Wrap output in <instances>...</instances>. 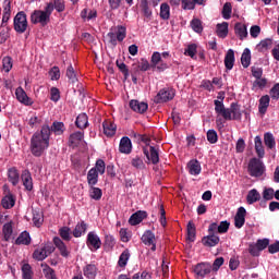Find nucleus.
<instances>
[{"label":"nucleus","instance_id":"58836bf2","mask_svg":"<svg viewBox=\"0 0 279 279\" xmlns=\"http://www.w3.org/2000/svg\"><path fill=\"white\" fill-rule=\"evenodd\" d=\"M264 144L269 149L276 148L277 143L274 133H264Z\"/></svg>","mask_w":279,"mask_h":279},{"label":"nucleus","instance_id":"6ab92c4d","mask_svg":"<svg viewBox=\"0 0 279 279\" xmlns=\"http://www.w3.org/2000/svg\"><path fill=\"white\" fill-rule=\"evenodd\" d=\"M207 0H182V9L185 11L195 10L196 5L205 7Z\"/></svg>","mask_w":279,"mask_h":279},{"label":"nucleus","instance_id":"c756f323","mask_svg":"<svg viewBox=\"0 0 279 279\" xmlns=\"http://www.w3.org/2000/svg\"><path fill=\"white\" fill-rule=\"evenodd\" d=\"M187 169L190 170V174L197 177L202 173V166L198 160H190L187 163Z\"/></svg>","mask_w":279,"mask_h":279},{"label":"nucleus","instance_id":"1a4fd4ad","mask_svg":"<svg viewBox=\"0 0 279 279\" xmlns=\"http://www.w3.org/2000/svg\"><path fill=\"white\" fill-rule=\"evenodd\" d=\"M86 245L92 252H97L101 247V240L95 232L90 231L87 234Z\"/></svg>","mask_w":279,"mask_h":279},{"label":"nucleus","instance_id":"a878e982","mask_svg":"<svg viewBox=\"0 0 279 279\" xmlns=\"http://www.w3.org/2000/svg\"><path fill=\"white\" fill-rule=\"evenodd\" d=\"M270 106V96L264 95L258 100V112L260 114H266L268 108Z\"/></svg>","mask_w":279,"mask_h":279},{"label":"nucleus","instance_id":"e433bc0d","mask_svg":"<svg viewBox=\"0 0 279 279\" xmlns=\"http://www.w3.org/2000/svg\"><path fill=\"white\" fill-rule=\"evenodd\" d=\"M262 199L260 193L256 189H251L248 191L246 201L248 205H253Z\"/></svg>","mask_w":279,"mask_h":279},{"label":"nucleus","instance_id":"cd10ccee","mask_svg":"<svg viewBox=\"0 0 279 279\" xmlns=\"http://www.w3.org/2000/svg\"><path fill=\"white\" fill-rule=\"evenodd\" d=\"M132 142L129 137H122V140H120V153L129 155L132 153Z\"/></svg>","mask_w":279,"mask_h":279},{"label":"nucleus","instance_id":"bf43d9fd","mask_svg":"<svg viewBox=\"0 0 279 279\" xmlns=\"http://www.w3.org/2000/svg\"><path fill=\"white\" fill-rule=\"evenodd\" d=\"M206 137L210 144H216L219 141L218 133L215 131V129H209V131L206 133Z\"/></svg>","mask_w":279,"mask_h":279},{"label":"nucleus","instance_id":"338daca9","mask_svg":"<svg viewBox=\"0 0 279 279\" xmlns=\"http://www.w3.org/2000/svg\"><path fill=\"white\" fill-rule=\"evenodd\" d=\"M232 7L231 3L227 2L222 8V17L229 20L231 17Z\"/></svg>","mask_w":279,"mask_h":279},{"label":"nucleus","instance_id":"7c9ffc66","mask_svg":"<svg viewBox=\"0 0 279 279\" xmlns=\"http://www.w3.org/2000/svg\"><path fill=\"white\" fill-rule=\"evenodd\" d=\"M234 32H235L236 36L240 38L241 41H243L248 36L246 25H244L242 23H236L235 24Z\"/></svg>","mask_w":279,"mask_h":279},{"label":"nucleus","instance_id":"6e6552de","mask_svg":"<svg viewBox=\"0 0 279 279\" xmlns=\"http://www.w3.org/2000/svg\"><path fill=\"white\" fill-rule=\"evenodd\" d=\"M151 69H156L158 72L166 71L169 65L161 59V53L159 51H154L150 58Z\"/></svg>","mask_w":279,"mask_h":279},{"label":"nucleus","instance_id":"ddd939ff","mask_svg":"<svg viewBox=\"0 0 279 279\" xmlns=\"http://www.w3.org/2000/svg\"><path fill=\"white\" fill-rule=\"evenodd\" d=\"M215 106V112L218 116H221L226 121H231V116L228 111V108H226V105H223V101H219V99L214 100Z\"/></svg>","mask_w":279,"mask_h":279},{"label":"nucleus","instance_id":"69168bd1","mask_svg":"<svg viewBox=\"0 0 279 279\" xmlns=\"http://www.w3.org/2000/svg\"><path fill=\"white\" fill-rule=\"evenodd\" d=\"M116 245V239L113 238V235H106L105 238V247L108 251H112V248Z\"/></svg>","mask_w":279,"mask_h":279},{"label":"nucleus","instance_id":"72a5a7b5","mask_svg":"<svg viewBox=\"0 0 279 279\" xmlns=\"http://www.w3.org/2000/svg\"><path fill=\"white\" fill-rule=\"evenodd\" d=\"M235 62V58H234V51L233 49H229L226 53L225 57V66L228 71H231L233 69Z\"/></svg>","mask_w":279,"mask_h":279},{"label":"nucleus","instance_id":"f03ea898","mask_svg":"<svg viewBox=\"0 0 279 279\" xmlns=\"http://www.w3.org/2000/svg\"><path fill=\"white\" fill-rule=\"evenodd\" d=\"M53 12V4L47 3L45 10H35L31 14V23L36 25L40 24L43 27L50 23V17Z\"/></svg>","mask_w":279,"mask_h":279},{"label":"nucleus","instance_id":"39448f33","mask_svg":"<svg viewBox=\"0 0 279 279\" xmlns=\"http://www.w3.org/2000/svg\"><path fill=\"white\" fill-rule=\"evenodd\" d=\"M175 96V89L171 87H165L158 92L154 97V102L156 105L167 104V101H172Z\"/></svg>","mask_w":279,"mask_h":279},{"label":"nucleus","instance_id":"2f4dec72","mask_svg":"<svg viewBox=\"0 0 279 279\" xmlns=\"http://www.w3.org/2000/svg\"><path fill=\"white\" fill-rule=\"evenodd\" d=\"M15 204L16 201L12 193L7 194V196H3V198L1 199V206L4 209H11L15 206Z\"/></svg>","mask_w":279,"mask_h":279},{"label":"nucleus","instance_id":"603ef678","mask_svg":"<svg viewBox=\"0 0 279 279\" xmlns=\"http://www.w3.org/2000/svg\"><path fill=\"white\" fill-rule=\"evenodd\" d=\"M190 24L193 32H195L196 34H202V32H204L203 23L199 19L192 20Z\"/></svg>","mask_w":279,"mask_h":279},{"label":"nucleus","instance_id":"f8f14e48","mask_svg":"<svg viewBox=\"0 0 279 279\" xmlns=\"http://www.w3.org/2000/svg\"><path fill=\"white\" fill-rule=\"evenodd\" d=\"M230 227V222L225 220L221 221L219 225L217 222H213L208 226V232H216L218 234H226Z\"/></svg>","mask_w":279,"mask_h":279},{"label":"nucleus","instance_id":"0e129e2a","mask_svg":"<svg viewBox=\"0 0 279 279\" xmlns=\"http://www.w3.org/2000/svg\"><path fill=\"white\" fill-rule=\"evenodd\" d=\"M41 267H45L43 271L47 279H57L56 271L48 264H45V266L41 264Z\"/></svg>","mask_w":279,"mask_h":279},{"label":"nucleus","instance_id":"79ce46f5","mask_svg":"<svg viewBox=\"0 0 279 279\" xmlns=\"http://www.w3.org/2000/svg\"><path fill=\"white\" fill-rule=\"evenodd\" d=\"M255 153H257L258 158L265 157V148L260 136L255 137Z\"/></svg>","mask_w":279,"mask_h":279},{"label":"nucleus","instance_id":"b1692460","mask_svg":"<svg viewBox=\"0 0 279 279\" xmlns=\"http://www.w3.org/2000/svg\"><path fill=\"white\" fill-rule=\"evenodd\" d=\"M229 114L231 117V121L235 120V121H240L242 118V113H241V108L238 105V102H232L230 105V108H228Z\"/></svg>","mask_w":279,"mask_h":279},{"label":"nucleus","instance_id":"5701e85b","mask_svg":"<svg viewBox=\"0 0 279 279\" xmlns=\"http://www.w3.org/2000/svg\"><path fill=\"white\" fill-rule=\"evenodd\" d=\"M21 180H22L23 186L25 187L26 191H28V192L33 191V178L28 170H24L22 172Z\"/></svg>","mask_w":279,"mask_h":279},{"label":"nucleus","instance_id":"20e7f679","mask_svg":"<svg viewBox=\"0 0 279 279\" xmlns=\"http://www.w3.org/2000/svg\"><path fill=\"white\" fill-rule=\"evenodd\" d=\"M27 26H28L27 14H25V12L23 11L16 13V15L13 19L14 31L17 34H25L27 32Z\"/></svg>","mask_w":279,"mask_h":279},{"label":"nucleus","instance_id":"774afa93","mask_svg":"<svg viewBox=\"0 0 279 279\" xmlns=\"http://www.w3.org/2000/svg\"><path fill=\"white\" fill-rule=\"evenodd\" d=\"M33 222L36 227H40L44 222V217L40 213L35 211L33 214Z\"/></svg>","mask_w":279,"mask_h":279},{"label":"nucleus","instance_id":"680f3d73","mask_svg":"<svg viewBox=\"0 0 279 279\" xmlns=\"http://www.w3.org/2000/svg\"><path fill=\"white\" fill-rule=\"evenodd\" d=\"M160 17L165 21L170 19V7L167 3L160 5Z\"/></svg>","mask_w":279,"mask_h":279},{"label":"nucleus","instance_id":"864d4df0","mask_svg":"<svg viewBox=\"0 0 279 279\" xmlns=\"http://www.w3.org/2000/svg\"><path fill=\"white\" fill-rule=\"evenodd\" d=\"M33 257L38 262H43L48 257V254L46 253L45 248L41 247L34 251Z\"/></svg>","mask_w":279,"mask_h":279},{"label":"nucleus","instance_id":"de8ad7c7","mask_svg":"<svg viewBox=\"0 0 279 279\" xmlns=\"http://www.w3.org/2000/svg\"><path fill=\"white\" fill-rule=\"evenodd\" d=\"M251 59H252L251 50H250V48H245L244 52L242 53V57H241V63H242L243 68L247 69L250 66Z\"/></svg>","mask_w":279,"mask_h":279},{"label":"nucleus","instance_id":"052dcab7","mask_svg":"<svg viewBox=\"0 0 279 279\" xmlns=\"http://www.w3.org/2000/svg\"><path fill=\"white\" fill-rule=\"evenodd\" d=\"M131 166H133L136 170L145 169L144 160L138 156H135L134 158L131 159Z\"/></svg>","mask_w":279,"mask_h":279},{"label":"nucleus","instance_id":"393cba45","mask_svg":"<svg viewBox=\"0 0 279 279\" xmlns=\"http://www.w3.org/2000/svg\"><path fill=\"white\" fill-rule=\"evenodd\" d=\"M102 128H104V134L106 136L112 137L113 135H116L117 125L112 121L105 120L102 123Z\"/></svg>","mask_w":279,"mask_h":279},{"label":"nucleus","instance_id":"f257e3e1","mask_svg":"<svg viewBox=\"0 0 279 279\" xmlns=\"http://www.w3.org/2000/svg\"><path fill=\"white\" fill-rule=\"evenodd\" d=\"M51 130L49 124H44L41 131H36L31 138V151L35 157H40L50 145Z\"/></svg>","mask_w":279,"mask_h":279},{"label":"nucleus","instance_id":"13d9d810","mask_svg":"<svg viewBox=\"0 0 279 279\" xmlns=\"http://www.w3.org/2000/svg\"><path fill=\"white\" fill-rule=\"evenodd\" d=\"M92 169L95 170L97 174L104 175L106 172V163L102 159H98L95 167H93Z\"/></svg>","mask_w":279,"mask_h":279},{"label":"nucleus","instance_id":"4c0bfd02","mask_svg":"<svg viewBox=\"0 0 279 279\" xmlns=\"http://www.w3.org/2000/svg\"><path fill=\"white\" fill-rule=\"evenodd\" d=\"M31 244V236L27 231H23L17 239L15 240V245H25L28 246Z\"/></svg>","mask_w":279,"mask_h":279},{"label":"nucleus","instance_id":"9d476101","mask_svg":"<svg viewBox=\"0 0 279 279\" xmlns=\"http://www.w3.org/2000/svg\"><path fill=\"white\" fill-rule=\"evenodd\" d=\"M220 241L219 235L215 231H208V235L202 238V244L205 247H216Z\"/></svg>","mask_w":279,"mask_h":279},{"label":"nucleus","instance_id":"a211bd4d","mask_svg":"<svg viewBox=\"0 0 279 279\" xmlns=\"http://www.w3.org/2000/svg\"><path fill=\"white\" fill-rule=\"evenodd\" d=\"M143 153L146 156L147 160L151 162V165H158L159 162V154L156 147L150 146L149 150L147 148H143Z\"/></svg>","mask_w":279,"mask_h":279},{"label":"nucleus","instance_id":"dca6fc26","mask_svg":"<svg viewBox=\"0 0 279 279\" xmlns=\"http://www.w3.org/2000/svg\"><path fill=\"white\" fill-rule=\"evenodd\" d=\"M11 0L3 1V14L1 21V27H5L12 15Z\"/></svg>","mask_w":279,"mask_h":279},{"label":"nucleus","instance_id":"4d7b16f0","mask_svg":"<svg viewBox=\"0 0 279 279\" xmlns=\"http://www.w3.org/2000/svg\"><path fill=\"white\" fill-rule=\"evenodd\" d=\"M48 4H52V11L57 10L59 13L65 11V3L63 0H52Z\"/></svg>","mask_w":279,"mask_h":279},{"label":"nucleus","instance_id":"2eb2a0df","mask_svg":"<svg viewBox=\"0 0 279 279\" xmlns=\"http://www.w3.org/2000/svg\"><path fill=\"white\" fill-rule=\"evenodd\" d=\"M15 97L17 99V101H20V104L29 107L33 105L32 99L27 96V93H25V89H23V87H17L15 89Z\"/></svg>","mask_w":279,"mask_h":279},{"label":"nucleus","instance_id":"c03bdc74","mask_svg":"<svg viewBox=\"0 0 279 279\" xmlns=\"http://www.w3.org/2000/svg\"><path fill=\"white\" fill-rule=\"evenodd\" d=\"M196 240V226L193 221L187 222V241L194 243Z\"/></svg>","mask_w":279,"mask_h":279},{"label":"nucleus","instance_id":"49530a36","mask_svg":"<svg viewBox=\"0 0 279 279\" xmlns=\"http://www.w3.org/2000/svg\"><path fill=\"white\" fill-rule=\"evenodd\" d=\"M87 183L89 186H95L98 183V172L96 169H90L87 172Z\"/></svg>","mask_w":279,"mask_h":279},{"label":"nucleus","instance_id":"09e8293b","mask_svg":"<svg viewBox=\"0 0 279 279\" xmlns=\"http://www.w3.org/2000/svg\"><path fill=\"white\" fill-rule=\"evenodd\" d=\"M140 8H141V11L143 12L144 16H146L147 19L151 17L153 11L149 8L148 0H141Z\"/></svg>","mask_w":279,"mask_h":279},{"label":"nucleus","instance_id":"f3484780","mask_svg":"<svg viewBox=\"0 0 279 279\" xmlns=\"http://www.w3.org/2000/svg\"><path fill=\"white\" fill-rule=\"evenodd\" d=\"M52 243H54V246H57V250H59V253L63 258L70 257L71 252L68 250L66 244L59 236H54Z\"/></svg>","mask_w":279,"mask_h":279},{"label":"nucleus","instance_id":"c85d7f7f","mask_svg":"<svg viewBox=\"0 0 279 279\" xmlns=\"http://www.w3.org/2000/svg\"><path fill=\"white\" fill-rule=\"evenodd\" d=\"M141 241L145 246H151V244L156 242V234H154L151 230H146L142 234Z\"/></svg>","mask_w":279,"mask_h":279},{"label":"nucleus","instance_id":"423d86ee","mask_svg":"<svg viewBox=\"0 0 279 279\" xmlns=\"http://www.w3.org/2000/svg\"><path fill=\"white\" fill-rule=\"evenodd\" d=\"M248 171L252 178H260L265 173V165L260 159L253 158L248 163Z\"/></svg>","mask_w":279,"mask_h":279},{"label":"nucleus","instance_id":"a18cd8bd","mask_svg":"<svg viewBox=\"0 0 279 279\" xmlns=\"http://www.w3.org/2000/svg\"><path fill=\"white\" fill-rule=\"evenodd\" d=\"M59 236L62 239V241L70 242L72 240L71 228H69V227H61L59 229Z\"/></svg>","mask_w":279,"mask_h":279},{"label":"nucleus","instance_id":"6e6d98bb","mask_svg":"<svg viewBox=\"0 0 279 279\" xmlns=\"http://www.w3.org/2000/svg\"><path fill=\"white\" fill-rule=\"evenodd\" d=\"M65 75L66 77L69 78V81L74 84L78 81L77 76H76V73H75V70L73 68L72 64H70L66 69V72H65Z\"/></svg>","mask_w":279,"mask_h":279},{"label":"nucleus","instance_id":"bb28decb","mask_svg":"<svg viewBox=\"0 0 279 279\" xmlns=\"http://www.w3.org/2000/svg\"><path fill=\"white\" fill-rule=\"evenodd\" d=\"M88 229V225L85 221L78 222L72 231V234L75 239H80L83 234H86V230Z\"/></svg>","mask_w":279,"mask_h":279},{"label":"nucleus","instance_id":"a19ab883","mask_svg":"<svg viewBox=\"0 0 279 279\" xmlns=\"http://www.w3.org/2000/svg\"><path fill=\"white\" fill-rule=\"evenodd\" d=\"M130 257H131V253L129 248H125L124 251H122V254H120L119 262H118V265L120 266V268L126 267L128 262L130 260Z\"/></svg>","mask_w":279,"mask_h":279},{"label":"nucleus","instance_id":"ea45409f","mask_svg":"<svg viewBox=\"0 0 279 279\" xmlns=\"http://www.w3.org/2000/svg\"><path fill=\"white\" fill-rule=\"evenodd\" d=\"M50 130L52 133H54V135H62L65 131V125L63 122L60 121H54L52 122V125L50 126Z\"/></svg>","mask_w":279,"mask_h":279},{"label":"nucleus","instance_id":"c9c22d12","mask_svg":"<svg viewBox=\"0 0 279 279\" xmlns=\"http://www.w3.org/2000/svg\"><path fill=\"white\" fill-rule=\"evenodd\" d=\"M272 45H274L272 39L265 38L257 44L256 49L258 52L264 53V52L268 51L269 49H271Z\"/></svg>","mask_w":279,"mask_h":279},{"label":"nucleus","instance_id":"473e14b6","mask_svg":"<svg viewBox=\"0 0 279 279\" xmlns=\"http://www.w3.org/2000/svg\"><path fill=\"white\" fill-rule=\"evenodd\" d=\"M83 275L87 279H95V277L97 275V266H95V264H87L83 268Z\"/></svg>","mask_w":279,"mask_h":279},{"label":"nucleus","instance_id":"9b49d317","mask_svg":"<svg viewBox=\"0 0 279 279\" xmlns=\"http://www.w3.org/2000/svg\"><path fill=\"white\" fill-rule=\"evenodd\" d=\"M129 107L133 112L138 113V114H144L149 109V105L147 102L140 101L136 99L130 100Z\"/></svg>","mask_w":279,"mask_h":279},{"label":"nucleus","instance_id":"f704fd0d","mask_svg":"<svg viewBox=\"0 0 279 279\" xmlns=\"http://www.w3.org/2000/svg\"><path fill=\"white\" fill-rule=\"evenodd\" d=\"M75 125L80 130H85L86 128H88V116L86 113H80L76 117Z\"/></svg>","mask_w":279,"mask_h":279},{"label":"nucleus","instance_id":"e2e57ef3","mask_svg":"<svg viewBox=\"0 0 279 279\" xmlns=\"http://www.w3.org/2000/svg\"><path fill=\"white\" fill-rule=\"evenodd\" d=\"M22 277H23V279H33V271H32L29 264H23Z\"/></svg>","mask_w":279,"mask_h":279},{"label":"nucleus","instance_id":"412c9836","mask_svg":"<svg viewBox=\"0 0 279 279\" xmlns=\"http://www.w3.org/2000/svg\"><path fill=\"white\" fill-rule=\"evenodd\" d=\"M8 180L13 186H17L21 181V174L16 167L8 170Z\"/></svg>","mask_w":279,"mask_h":279},{"label":"nucleus","instance_id":"8fccbe9b","mask_svg":"<svg viewBox=\"0 0 279 279\" xmlns=\"http://www.w3.org/2000/svg\"><path fill=\"white\" fill-rule=\"evenodd\" d=\"M2 233L5 242H9L11 240V236L13 234V226L12 223H5L2 228Z\"/></svg>","mask_w":279,"mask_h":279},{"label":"nucleus","instance_id":"4468645a","mask_svg":"<svg viewBox=\"0 0 279 279\" xmlns=\"http://www.w3.org/2000/svg\"><path fill=\"white\" fill-rule=\"evenodd\" d=\"M85 138L84 131H75V133H71L69 136V146L72 148H76L81 145L82 141Z\"/></svg>","mask_w":279,"mask_h":279},{"label":"nucleus","instance_id":"5fc2aeb1","mask_svg":"<svg viewBox=\"0 0 279 279\" xmlns=\"http://www.w3.org/2000/svg\"><path fill=\"white\" fill-rule=\"evenodd\" d=\"M89 196L95 201H99L102 197L101 189L90 185Z\"/></svg>","mask_w":279,"mask_h":279},{"label":"nucleus","instance_id":"7ed1b4c3","mask_svg":"<svg viewBox=\"0 0 279 279\" xmlns=\"http://www.w3.org/2000/svg\"><path fill=\"white\" fill-rule=\"evenodd\" d=\"M109 44L116 47L119 43H122L126 38V27L123 25L116 26L107 35Z\"/></svg>","mask_w":279,"mask_h":279},{"label":"nucleus","instance_id":"0eeeda50","mask_svg":"<svg viewBox=\"0 0 279 279\" xmlns=\"http://www.w3.org/2000/svg\"><path fill=\"white\" fill-rule=\"evenodd\" d=\"M213 264L210 262H201L193 266V272L196 279H204L207 275L211 274Z\"/></svg>","mask_w":279,"mask_h":279},{"label":"nucleus","instance_id":"4be33fe9","mask_svg":"<svg viewBox=\"0 0 279 279\" xmlns=\"http://www.w3.org/2000/svg\"><path fill=\"white\" fill-rule=\"evenodd\" d=\"M246 209L244 207H240L234 217V226L238 229H241L245 223Z\"/></svg>","mask_w":279,"mask_h":279},{"label":"nucleus","instance_id":"3c124183","mask_svg":"<svg viewBox=\"0 0 279 279\" xmlns=\"http://www.w3.org/2000/svg\"><path fill=\"white\" fill-rule=\"evenodd\" d=\"M2 69L5 73H9L13 69V58L5 56L2 59Z\"/></svg>","mask_w":279,"mask_h":279},{"label":"nucleus","instance_id":"aec40b11","mask_svg":"<svg viewBox=\"0 0 279 279\" xmlns=\"http://www.w3.org/2000/svg\"><path fill=\"white\" fill-rule=\"evenodd\" d=\"M148 217V213L144 210H138L135 214L131 215L129 218V223L131 226H137L140 225L144 219Z\"/></svg>","mask_w":279,"mask_h":279},{"label":"nucleus","instance_id":"37998d69","mask_svg":"<svg viewBox=\"0 0 279 279\" xmlns=\"http://www.w3.org/2000/svg\"><path fill=\"white\" fill-rule=\"evenodd\" d=\"M217 36L221 39H226V37L228 36V27L229 24L227 22H223L221 24H217Z\"/></svg>","mask_w":279,"mask_h":279}]
</instances>
